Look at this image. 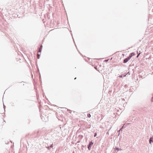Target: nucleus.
<instances>
[{
	"instance_id": "nucleus-3",
	"label": "nucleus",
	"mask_w": 153,
	"mask_h": 153,
	"mask_svg": "<svg viewBox=\"0 0 153 153\" xmlns=\"http://www.w3.org/2000/svg\"><path fill=\"white\" fill-rule=\"evenodd\" d=\"M135 55L134 53H131L129 56L128 57L131 59V58L133 56H134Z\"/></svg>"
},
{
	"instance_id": "nucleus-9",
	"label": "nucleus",
	"mask_w": 153,
	"mask_h": 153,
	"mask_svg": "<svg viewBox=\"0 0 153 153\" xmlns=\"http://www.w3.org/2000/svg\"><path fill=\"white\" fill-rule=\"evenodd\" d=\"M117 151H118L119 150H121V149L120 148H117Z\"/></svg>"
},
{
	"instance_id": "nucleus-4",
	"label": "nucleus",
	"mask_w": 153,
	"mask_h": 153,
	"mask_svg": "<svg viewBox=\"0 0 153 153\" xmlns=\"http://www.w3.org/2000/svg\"><path fill=\"white\" fill-rule=\"evenodd\" d=\"M149 142L150 144H151V142L153 143V137H151L149 140Z\"/></svg>"
},
{
	"instance_id": "nucleus-17",
	"label": "nucleus",
	"mask_w": 153,
	"mask_h": 153,
	"mask_svg": "<svg viewBox=\"0 0 153 153\" xmlns=\"http://www.w3.org/2000/svg\"><path fill=\"white\" fill-rule=\"evenodd\" d=\"M130 124V123H128L126 124V125H129Z\"/></svg>"
},
{
	"instance_id": "nucleus-6",
	"label": "nucleus",
	"mask_w": 153,
	"mask_h": 153,
	"mask_svg": "<svg viewBox=\"0 0 153 153\" xmlns=\"http://www.w3.org/2000/svg\"><path fill=\"white\" fill-rule=\"evenodd\" d=\"M118 151H117V148L116 149H115L114 151V153H117Z\"/></svg>"
},
{
	"instance_id": "nucleus-16",
	"label": "nucleus",
	"mask_w": 153,
	"mask_h": 153,
	"mask_svg": "<svg viewBox=\"0 0 153 153\" xmlns=\"http://www.w3.org/2000/svg\"><path fill=\"white\" fill-rule=\"evenodd\" d=\"M42 45H41V46H40V48L41 49H42Z\"/></svg>"
},
{
	"instance_id": "nucleus-1",
	"label": "nucleus",
	"mask_w": 153,
	"mask_h": 153,
	"mask_svg": "<svg viewBox=\"0 0 153 153\" xmlns=\"http://www.w3.org/2000/svg\"><path fill=\"white\" fill-rule=\"evenodd\" d=\"M93 144V143L92 142V141H91L89 143L88 146V147L89 150H90L91 146Z\"/></svg>"
},
{
	"instance_id": "nucleus-15",
	"label": "nucleus",
	"mask_w": 153,
	"mask_h": 153,
	"mask_svg": "<svg viewBox=\"0 0 153 153\" xmlns=\"http://www.w3.org/2000/svg\"><path fill=\"white\" fill-rule=\"evenodd\" d=\"M106 134H108V135L109 134V133L108 132V131L106 133Z\"/></svg>"
},
{
	"instance_id": "nucleus-21",
	"label": "nucleus",
	"mask_w": 153,
	"mask_h": 153,
	"mask_svg": "<svg viewBox=\"0 0 153 153\" xmlns=\"http://www.w3.org/2000/svg\"><path fill=\"white\" fill-rule=\"evenodd\" d=\"M108 60H106L105 61H107Z\"/></svg>"
},
{
	"instance_id": "nucleus-22",
	"label": "nucleus",
	"mask_w": 153,
	"mask_h": 153,
	"mask_svg": "<svg viewBox=\"0 0 153 153\" xmlns=\"http://www.w3.org/2000/svg\"><path fill=\"white\" fill-rule=\"evenodd\" d=\"M120 77H122V76H120Z\"/></svg>"
},
{
	"instance_id": "nucleus-11",
	"label": "nucleus",
	"mask_w": 153,
	"mask_h": 153,
	"mask_svg": "<svg viewBox=\"0 0 153 153\" xmlns=\"http://www.w3.org/2000/svg\"><path fill=\"white\" fill-rule=\"evenodd\" d=\"M46 148H47L48 150L50 149H51V148H50V146L46 147Z\"/></svg>"
},
{
	"instance_id": "nucleus-14",
	"label": "nucleus",
	"mask_w": 153,
	"mask_h": 153,
	"mask_svg": "<svg viewBox=\"0 0 153 153\" xmlns=\"http://www.w3.org/2000/svg\"><path fill=\"white\" fill-rule=\"evenodd\" d=\"M140 53H139V54H138L137 55V57L139 56L140 55Z\"/></svg>"
},
{
	"instance_id": "nucleus-2",
	"label": "nucleus",
	"mask_w": 153,
	"mask_h": 153,
	"mask_svg": "<svg viewBox=\"0 0 153 153\" xmlns=\"http://www.w3.org/2000/svg\"><path fill=\"white\" fill-rule=\"evenodd\" d=\"M130 59L128 57L127 58H126L124 60L123 62L124 63H126L127 62H128L129 61V60Z\"/></svg>"
},
{
	"instance_id": "nucleus-20",
	"label": "nucleus",
	"mask_w": 153,
	"mask_h": 153,
	"mask_svg": "<svg viewBox=\"0 0 153 153\" xmlns=\"http://www.w3.org/2000/svg\"><path fill=\"white\" fill-rule=\"evenodd\" d=\"M76 79V77L74 79Z\"/></svg>"
},
{
	"instance_id": "nucleus-19",
	"label": "nucleus",
	"mask_w": 153,
	"mask_h": 153,
	"mask_svg": "<svg viewBox=\"0 0 153 153\" xmlns=\"http://www.w3.org/2000/svg\"><path fill=\"white\" fill-rule=\"evenodd\" d=\"M95 68L96 69H97V68L96 67H95Z\"/></svg>"
},
{
	"instance_id": "nucleus-18",
	"label": "nucleus",
	"mask_w": 153,
	"mask_h": 153,
	"mask_svg": "<svg viewBox=\"0 0 153 153\" xmlns=\"http://www.w3.org/2000/svg\"><path fill=\"white\" fill-rule=\"evenodd\" d=\"M111 128H110V129H109V130H108V131H109L110 130V129H111Z\"/></svg>"
},
{
	"instance_id": "nucleus-7",
	"label": "nucleus",
	"mask_w": 153,
	"mask_h": 153,
	"mask_svg": "<svg viewBox=\"0 0 153 153\" xmlns=\"http://www.w3.org/2000/svg\"><path fill=\"white\" fill-rule=\"evenodd\" d=\"M37 57L38 59H39L40 58V55L38 53L37 54Z\"/></svg>"
},
{
	"instance_id": "nucleus-12",
	"label": "nucleus",
	"mask_w": 153,
	"mask_h": 153,
	"mask_svg": "<svg viewBox=\"0 0 153 153\" xmlns=\"http://www.w3.org/2000/svg\"><path fill=\"white\" fill-rule=\"evenodd\" d=\"M50 148H52V147H53V144H52L51 145V146H50Z\"/></svg>"
},
{
	"instance_id": "nucleus-5",
	"label": "nucleus",
	"mask_w": 153,
	"mask_h": 153,
	"mask_svg": "<svg viewBox=\"0 0 153 153\" xmlns=\"http://www.w3.org/2000/svg\"><path fill=\"white\" fill-rule=\"evenodd\" d=\"M124 125H123V126L119 130V131H118L119 132V135L120 134V131H122V130H123V128H124Z\"/></svg>"
},
{
	"instance_id": "nucleus-10",
	"label": "nucleus",
	"mask_w": 153,
	"mask_h": 153,
	"mask_svg": "<svg viewBox=\"0 0 153 153\" xmlns=\"http://www.w3.org/2000/svg\"><path fill=\"white\" fill-rule=\"evenodd\" d=\"M41 50H42L40 48H39V51H38V53H39V52L40 53L41 51Z\"/></svg>"
},
{
	"instance_id": "nucleus-13",
	"label": "nucleus",
	"mask_w": 153,
	"mask_h": 153,
	"mask_svg": "<svg viewBox=\"0 0 153 153\" xmlns=\"http://www.w3.org/2000/svg\"><path fill=\"white\" fill-rule=\"evenodd\" d=\"M96 136H97V133H95L94 134V137H96Z\"/></svg>"
},
{
	"instance_id": "nucleus-8",
	"label": "nucleus",
	"mask_w": 153,
	"mask_h": 153,
	"mask_svg": "<svg viewBox=\"0 0 153 153\" xmlns=\"http://www.w3.org/2000/svg\"><path fill=\"white\" fill-rule=\"evenodd\" d=\"M87 116L88 117L90 118L91 117V115L90 114H87Z\"/></svg>"
}]
</instances>
